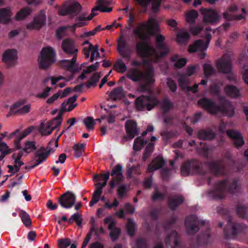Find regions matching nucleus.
Listing matches in <instances>:
<instances>
[{
  "label": "nucleus",
  "instance_id": "338daca9",
  "mask_svg": "<svg viewBox=\"0 0 248 248\" xmlns=\"http://www.w3.org/2000/svg\"><path fill=\"white\" fill-rule=\"evenodd\" d=\"M167 85L171 92H174L176 91L177 86L176 83L173 80L168 78L167 80Z\"/></svg>",
  "mask_w": 248,
  "mask_h": 248
},
{
  "label": "nucleus",
  "instance_id": "c9c22d12",
  "mask_svg": "<svg viewBox=\"0 0 248 248\" xmlns=\"http://www.w3.org/2000/svg\"><path fill=\"white\" fill-rule=\"evenodd\" d=\"M190 35L188 31L182 29L180 30L177 34L176 41L179 44H183L186 43L189 39Z\"/></svg>",
  "mask_w": 248,
  "mask_h": 248
},
{
  "label": "nucleus",
  "instance_id": "4d7b16f0",
  "mask_svg": "<svg viewBox=\"0 0 248 248\" xmlns=\"http://www.w3.org/2000/svg\"><path fill=\"white\" fill-rule=\"evenodd\" d=\"M102 192L94 191L93 194L92 199L90 202V206H93L94 204L96 203L100 200Z\"/></svg>",
  "mask_w": 248,
  "mask_h": 248
},
{
  "label": "nucleus",
  "instance_id": "412c9836",
  "mask_svg": "<svg viewBox=\"0 0 248 248\" xmlns=\"http://www.w3.org/2000/svg\"><path fill=\"white\" fill-rule=\"evenodd\" d=\"M203 222L200 221L198 218L194 215L190 216L186 218L185 221L186 227L187 231L189 233H192L198 230L197 225L199 224H203Z\"/></svg>",
  "mask_w": 248,
  "mask_h": 248
},
{
  "label": "nucleus",
  "instance_id": "de8ad7c7",
  "mask_svg": "<svg viewBox=\"0 0 248 248\" xmlns=\"http://www.w3.org/2000/svg\"><path fill=\"white\" fill-rule=\"evenodd\" d=\"M36 149L35 143L34 141H27L24 143L23 150L27 154L30 153Z\"/></svg>",
  "mask_w": 248,
  "mask_h": 248
},
{
  "label": "nucleus",
  "instance_id": "864d4df0",
  "mask_svg": "<svg viewBox=\"0 0 248 248\" xmlns=\"http://www.w3.org/2000/svg\"><path fill=\"white\" fill-rule=\"evenodd\" d=\"M203 71L205 77H207L214 74L215 73V70L209 63L203 65Z\"/></svg>",
  "mask_w": 248,
  "mask_h": 248
},
{
  "label": "nucleus",
  "instance_id": "f704fd0d",
  "mask_svg": "<svg viewBox=\"0 0 248 248\" xmlns=\"http://www.w3.org/2000/svg\"><path fill=\"white\" fill-rule=\"evenodd\" d=\"M125 96L124 90L122 87L115 89L109 94L110 99L114 100H118L123 99Z\"/></svg>",
  "mask_w": 248,
  "mask_h": 248
},
{
  "label": "nucleus",
  "instance_id": "a19ab883",
  "mask_svg": "<svg viewBox=\"0 0 248 248\" xmlns=\"http://www.w3.org/2000/svg\"><path fill=\"white\" fill-rule=\"evenodd\" d=\"M184 201L182 196H175L172 197L169 201V207L173 209H175L178 205L181 204Z\"/></svg>",
  "mask_w": 248,
  "mask_h": 248
},
{
  "label": "nucleus",
  "instance_id": "09e8293b",
  "mask_svg": "<svg viewBox=\"0 0 248 248\" xmlns=\"http://www.w3.org/2000/svg\"><path fill=\"white\" fill-rule=\"evenodd\" d=\"M63 78H64L62 76L56 77H50L44 79L42 81V83L44 84V85H46L47 84L48 82L50 81L51 84L52 85H55L57 82H58V81H59L60 80H62Z\"/></svg>",
  "mask_w": 248,
  "mask_h": 248
},
{
  "label": "nucleus",
  "instance_id": "603ef678",
  "mask_svg": "<svg viewBox=\"0 0 248 248\" xmlns=\"http://www.w3.org/2000/svg\"><path fill=\"white\" fill-rule=\"evenodd\" d=\"M146 142L142 140L141 137L137 138L134 143L133 149L134 150H140Z\"/></svg>",
  "mask_w": 248,
  "mask_h": 248
},
{
  "label": "nucleus",
  "instance_id": "49530a36",
  "mask_svg": "<svg viewBox=\"0 0 248 248\" xmlns=\"http://www.w3.org/2000/svg\"><path fill=\"white\" fill-rule=\"evenodd\" d=\"M22 222L27 227L30 226L31 224V219L30 216L25 211H21L19 213Z\"/></svg>",
  "mask_w": 248,
  "mask_h": 248
},
{
  "label": "nucleus",
  "instance_id": "6e6552de",
  "mask_svg": "<svg viewBox=\"0 0 248 248\" xmlns=\"http://www.w3.org/2000/svg\"><path fill=\"white\" fill-rule=\"evenodd\" d=\"M82 7L75 0H69L58 10V14L61 16L70 15L77 16L81 11Z\"/></svg>",
  "mask_w": 248,
  "mask_h": 248
},
{
  "label": "nucleus",
  "instance_id": "423d86ee",
  "mask_svg": "<svg viewBox=\"0 0 248 248\" xmlns=\"http://www.w3.org/2000/svg\"><path fill=\"white\" fill-rule=\"evenodd\" d=\"M198 67V65L189 66L186 70L185 75H178V80L182 90L192 91L193 93L197 92L199 84H196L193 87L188 86L189 80L186 77L193 75Z\"/></svg>",
  "mask_w": 248,
  "mask_h": 248
},
{
  "label": "nucleus",
  "instance_id": "c756f323",
  "mask_svg": "<svg viewBox=\"0 0 248 248\" xmlns=\"http://www.w3.org/2000/svg\"><path fill=\"white\" fill-rule=\"evenodd\" d=\"M125 124L127 136L132 139L138 133L137 124L135 122L131 120L127 121Z\"/></svg>",
  "mask_w": 248,
  "mask_h": 248
},
{
  "label": "nucleus",
  "instance_id": "3c124183",
  "mask_svg": "<svg viewBox=\"0 0 248 248\" xmlns=\"http://www.w3.org/2000/svg\"><path fill=\"white\" fill-rule=\"evenodd\" d=\"M114 67L116 70L120 73H124L127 70V67L122 60H118L115 63Z\"/></svg>",
  "mask_w": 248,
  "mask_h": 248
},
{
  "label": "nucleus",
  "instance_id": "ddd939ff",
  "mask_svg": "<svg viewBox=\"0 0 248 248\" xmlns=\"http://www.w3.org/2000/svg\"><path fill=\"white\" fill-rule=\"evenodd\" d=\"M232 57V53H226L217 61L216 66L219 72L223 73H228L231 71V61Z\"/></svg>",
  "mask_w": 248,
  "mask_h": 248
},
{
  "label": "nucleus",
  "instance_id": "9d476101",
  "mask_svg": "<svg viewBox=\"0 0 248 248\" xmlns=\"http://www.w3.org/2000/svg\"><path fill=\"white\" fill-rule=\"evenodd\" d=\"M62 114L60 112L58 116L51 121L42 123L38 128L40 133L44 136L50 134L52 131L62 123Z\"/></svg>",
  "mask_w": 248,
  "mask_h": 248
},
{
  "label": "nucleus",
  "instance_id": "0eeeda50",
  "mask_svg": "<svg viewBox=\"0 0 248 248\" xmlns=\"http://www.w3.org/2000/svg\"><path fill=\"white\" fill-rule=\"evenodd\" d=\"M211 39V34L209 33H207L203 39L197 40L190 45L188 47V51L189 53H194L198 51L202 52L200 55V58L201 59H204L206 54L203 51L207 49Z\"/></svg>",
  "mask_w": 248,
  "mask_h": 248
},
{
  "label": "nucleus",
  "instance_id": "aec40b11",
  "mask_svg": "<svg viewBox=\"0 0 248 248\" xmlns=\"http://www.w3.org/2000/svg\"><path fill=\"white\" fill-rule=\"evenodd\" d=\"M237 7L235 5H232L223 14L224 17L228 20H240L245 17V10L242 9V14L240 15H236Z\"/></svg>",
  "mask_w": 248,
  "mask_h": 248
},
{
  "label": "nucleus",
  "instance_id": "393cba45",
  "mask_svg": "<svg viewBox=\"0 0 248 248\" xmlns=\"http://www.w3.org/2000/svg\"><path fill=\"white\" fill-rule=\"evenodd\" d=\"M73 58L71 60H63L61 62V65L62 67L65 68L72 73L78 72L79 70L77 68V64L76 61L77 56H72Z\"/></svg>",
  "mask_w": 248,
  "mask_h": 248
},
{
  "label": "nucleus",
  "instance_id": "b1692460",
  "mask_svg": "<svg viewBox=\"0 0 248 248\" xmlns=\"http://www.w3.org/2000/svg\"><path fill=\"white\" fill-rule=\"evenodd\" d=\"M227 135L233 140L234 144L237 147H240L244 144L243 137L240 132L234 130H228Z\"/></svg>",
  "mask_w": 248,
  "mask_h": 248
},
{
  "label": "nucleus",
  "instance_id": "774afa93",
  "mask_svg": "<svg viewBox=\"0 0 248 248\" xmlns=\"http://www.w3.org/2000/svg\"><path fill=\"white\" fill-rule=\"evenodd\" d=\"M244 71L243 72V79L244 82L248 85V66H244Z\"/></svg>",
  "mask_w": 248,
  "mask_h": 248
},
{
  "label": "nucleus",
  "instance_id": "0e129e2a",
  "mask_svg": "<svg viewBox=\"0 0 248 248\" xmlns=\"http://www.w3.org/2000/svg\"><path fill=\"white\" fill-rule=\"evenodd\" d=\"M221 85L220 84H213L210 88V91L212 93L214 94H217L220 89Z\"/></svg>",
  "mask_w": 248,
  "mask_h": 248
},
{
  "label": "nucleus",
  "instance_id": "37998d69",
  "mask_svg": "<svg viewBox=\"0 0 248 248\" xmlns=\"http://www.w3.org/2000/svg\"><path fill=\"white\" fill-rule=\"evenodd\" d=\"M198 16V13L196 11H190L186 14V21L190 24H193Z\"/></svg>",
  "mask_w": 248,
  "mask_h": 248
},
{
  "label": "nucleus",
  "instance_id": "ea45409f",
  "mask_svg": "<svg viewBox=\"0 0 248 248\" xmlns=\"http://www.w3.org/2000/svg\"><path fill=\"white\" fill-rule=\"evenodd\" d=\"M23 155L22 151L18 153H15L12 155V158L14 159V166L16 168L17 170H20L21 165L23 164L22 161H21V158Z\"/></svg>",
  "mask_w": 248,
  "mask_h": 248
},
{
  "label": "nucleus",
  "instance_id": "9b49d317",
  "mask_svg": "<svg viewBox=\"0 0 248 248\" xmlns=\"http://www.w3.org/2000/svg\"><path fill=\"white\" fill-rule=\"evenodd\" d=\"M46 21V11L42 10L34 16L33 20L27 23L26 27L28 30H38L45 24Z\"/></svg>",
  "mask_w": 248,
  "mask_h": 248
},
{
  "label": "nucleus",
  "instance_id": "473e14b6",
  "mask_svg": "<svg viewBox=\"0 0 248 248\" xmlns=\"http://www.w3.org/2000/svg\"><path fill=\"white\" fill-rule=\"evenodd\" d=\"M164 164V160L161 156L155 158L148 166V171L152 172L161 168Z\"/></svg>",
  "mask_w": 248,
  "mask_h": 248
},
{
  "label": "nucleus",
  "instance_id": "a211bd4d",
  "mask_svg": "<svg viewBox=\"0 0 248 248\" xmlns=\"http://www.w3.org/2000/svg\"><path fill=\"white\" fill-rule=\"evenodd\" d=\"M31 109V105L24 101L18 102L12 105L10 111L13 113L23 115L28 113Z\"/></svg>",
  "mask_w": 248,
  "mask_h": 248
},
{
  "label": "nucleus",
  "instance_id": "c03bdc74",
  "mask_svg": "<svg viewBox=\"0 0 248 248\" xmlns=\"http://www.w3.org/2000/svg\"><path fill=\"white\" fill-rule=\"evenodd\" d=\"M95 120H94L91 117H87L84 119L83 120V123L85 125L86 128L89 130H93L94 129V126L95 125Z\"/></svg>",
  "mask_w": 248,
  "mask_h": 248
},
{
  "label": "nucleus",
  "instance_id": "7c9ffc66",
  "mask_svg": "<svg viewBox=\"0 0 248 248\" xmlns=\"http://www.w3.org/2000/svg\"><path fill=\"white\" fill-rule=\"evenodd\" d=\"M231 184L228 182L224 181L218 183L216 187V193L218 194V197H222V193L227 191H231Z\"/></svg>",
  "mask_w": 248,
  "mask_h": 248
},
{
  "label": "nucleus",
  "instance_id": "4c0bfd02",
  "mask_svg": "<svg viewBox=\"0 0 248 248\" xmlns=\"http://www.w3.org/2000/svg\"><path fill=\"white\" fill-rule=\"evenodd\" d=\"M157 140V138L154 136H153L151 138V142L149 143L145 149V152L143 154V159L144 160H146L147 158H148L151 154L152 153L154 150V143L153 142L156 141Z\"/></svg>",
  "mask_w": 248,
  "mask_h": 248
},
{
  "label": "nucleus",
  "instance_id": "e433bc0d",
  "mask_svg": "<svg viewBox=\"0 0 248 248\" xmlns=\"http://www.w3.org/2000/svg\"><path fill=\"white\" fill-rule=\"evenodd\" d=\"M171 60L173 65L177 68L182 67L186 65L187 62V60L186 58H182L178 55H175L172 57Z\"/></svg>",
  "mask_w": 248,
  "mask_h": 248
},
{
  "label": "nucleus",
  "instance_id": "052dcab7",
  "mask_svg": "<svg viewBox=\"0 0 248 248\" xmlns=\"http://www.w3.org/2000/svg\"><path fill=\"white\" fill-rule=\"evenodd\" d=\"M230 227H231L230 230H228V233H231L232 235H235L236 233V231H239L240 225L237 224L236 225H232L230 221H229L228 224L227 226V229L228 230Z\"/></svg>",
  "mask_w": 248,
  "mask_h": 248
},
{
  "label": "nucleus",
  "instance_id": "680f3d73",
  "mask_svg": "<svg viewBox=\"0 0 248 248\" xmlns=\"http://www.w3.org/2000/svg\"><path fill=\"white\" fill-rule=\"evenodd\" d=\"M71 244V240L69 238L61 239L58 240L59 248H66Z\"/></svg>",
  "mask_w": 248,
  "mask_h": 248
},
{
  "label": "nucleus",
  "instance_id": "c85d7f7f",
  "mask_svg": "<svg viewBox=\"0 0 248 248\" xmlns=\"http://www.w3.org/2000/svg\"><path fill=\"white\" fill-rule=\"evenodd\" d=\"M77 98V95H74L68 99L62 104V111H70L77 106L75 103Z\"/></svg>",
  "mask_w": 248,
  "mask_h": 248
},
{
  "label": "nucleus",
  "instance_id": "6e6d98bb",
  "mask_svg": "<svg viewBox=\"0 0 248 248\" xmlns=\"http://www.w3.org/2000/svg\"><path fill=\"white\" fill-rule=\"evenodd\" d=\"M100 78V75L99 73H96L93 74L88 82V86L91 87L95 86Z\"/></svg>",
  "mask_w": 248,
  "mask_h": 248
},
{
  "label": "nucleus",
  "instance_id": "7ed1b4c3",
  "mask_svg": "<svg viewBox=\"0 0 248 248\" xmlns=\"http://www.w3.org/2000/svg\"><path fill=\"white\" fill-rule=\"evenodd\" d=\"M111 2L108 0H98L96 2V6L93 8L91 13L87 16L85 13L77 16L76 23L72 27V31H74L76 28L81 27L87 24V21L91 20L94 16L97 15V12H110L112 10L110 7Z\"/></svg>",
  "mask_w": 248,
  "mask_h": 248
},
{
  "label": "nucleus",
  "instance_id": "13d9d810",
  "mask_svg": "<svg viewBox=\"0 0 248 248\" xmlns=\"http://www.w3.org/2000/svg\"><path fill=\"white\" fill-rule=\"evenodd\" d=\"M127 233L130 235H133L135 230V224L133 220L129 219L126 225Z\"/></svg>",
  "mask_w": 248,
  "mask_h": 248
},
{
  "label": "nucleus",
  "instance_id": "e2e57ef3",
  "mask_svg": "<svg viewBox=\"0 0 248 248\" xmlns=\"http://www.w3.org/2000/svg\"><path fill=\"white\" fill-rule=\"evenodd\" d=\"M118 205L119 202L116 199H114L112 203H110L108 201H106L104 206L106 208L110 209L113 207H117Z\"/></svg>",
  "mask_w": 248,
  "mask_h": 248
},
{
  "label": "nucleus",
  "instance_id": "6ab92c4d",
  "mask_svg": "<svg viewBox=\"0 0 248 248\" xmlns=\"http://www.w3.org/2000/svg\"><path fill=\"white\" fill-rule=\"evenodd\" d=\"M104 222L106 224L108 225V229L110 231V238L113 241L116 240L120 234V229L115 227V222L110 217H107L104 220Z\"/></svg>",
  "mask_w": 248,
  "mask_h": 248
},
{
  "label": "nucleus",
  "instance_id": "bf43d9fd",
  "mask_svg": "<svg viewBox=\"0 0 248 248\" xmlns=\"http://www.w3.org/2000/svg\"><path fill=\"white\" fill-rule=\"evenodd\" d=\"M0 152L1 153L0 155H3L4 157L10 153V149L6 143H0Z\"/></svg>",
  "mask_w": 248,
  "mask_h": 248
},
{
  "label": "nucleus",
  "instance_id": "20e7f679",
  "mask_svg": "<svg viewBox=\"0 0 248 248\" xmlns=\"http://www.w3.org/2000/svg\"><path fill=\"white\" fill-rule=\"evenodd\" d=\"M126 77L135 82L143 80L146 84H152L155 81L152 67L146 70L144 74L136 68H131L127 71Z\"/></svg>",
  "mask_w": 248,
  "mask_h": 248
},
{
  "label": "nucleus",
  "instance_id": "58836bf2",
  "mask_svg": "<svg viewBox=\"0 0 248 248\" xmlns=\"http://www.w3.org/2000/svg\"><path fill=\"white\" fill-rule=\"evenodd\" d=\"M166 242L172 247L178 248L177 245V233L175 232H173L170 235L168 236L166 238Z\"/></svg>",
  "mask_w": 248,
  "mask_h": 248
},
{
  "label": "nucleus",
  "instance_id": "dca6fc26",
  "mask_svg": "<svg viewBox=\"0 0 248 248\" xmlns=\"http://www.w3.org/2000/svg\"><path fill=\"white\" fill-rule=\"evenodd\" d=\"M59 203L64 208H70L75 204V195L71 192H68L62 195L59 199Z\"/></svg>",
  "mask_w": 248,
  "mask_h": 248
},
{
  "label": "nucleus",
  "instance_id": "4be33fe9",
  "mask_svg": "<svg viewBox=\"0 0 248 248\" xmlns=\"http://www.w3.org/2000/svg\"><path fill=\"white\" fill-rule=\"evenodd\" d=\"M202 13L204 23L215 24L219 19L218 14L214 10L206 9L203 10Z\"/></svg>",
  "mask_w": 248,
  "mask_h": 248
},
{
  "label": "nucleus",
  "instance_id": "1a4fd4ad",
  "mask_svg": "<svg viewBox=\"0 0 248 248\" xmlns=\"http://www.w3.org/2000/svg\"><path fill=\"white\" fill-rule=\"evenodd\" d=\"M158 103L159 101L152 94L150 96H141L138 97L136 101V106L139 110H143L145 108L151 110Z\"/></svg>",
  "mask_w": 248,
  "mask_h": 248
},
{
  "label": "nucleus",
  "instance_id": "4468645a",
  "mask_svg": "<svg viewBox=\"0 0 248 248\" xmlns=\"http://www.w3.org/2000/svg\"><path fill=\"white\" fill-rule=\"evenodd\" d=\"M62 49L66 54L70 56H77L78 49L75 41L70 38L63 40L62 43Z\"/></svg>",
  "mask_w": 248,
  "mask_h": 248
},
{
  "label": "nucleus",
  "instance_id": "39448f33",
  "mask_svg": "<svg viewBox=\"0 0 248 248\" xmlns=\"http://www.w3.org/2000/svg\"><path fill=\"white\" fill-rule=\"evenodd\" d=\"M56 54L54 49L50 46L43 48L38 58L39 66L42 69H46L56 61Z\"/></svg>",
  "mask_w": 248,
  "mask_h": 248
},
{
  "label": "nucleus",
  "instance_id": "f8f14e48",
  "mask_svg": "<svg viewBox=\"0 0 248 248\" xmlns=\"http://www.w3.org/2000/svg\"><path fill=\"white\" fill-rule=\"evenodd\" d=\"M82 45L84 55L87 58H90L91 62L99 59L100 56L97 46H93L88 41L84 42Z\"/></svg>",
  "mask_w": 248,
  "mask_h": 248
},
{
  "label": "nucleus",
  "instance_id": "f3484780",
  "mask_svg": "<svg viewBox=\"0 0 248 248\" xmlns=\"http://www.w3.org/2000/svg\"><path fill=\"white\" fill-rule=\"evenodd\" d=\"M53 152L54 150L51 149H47L46 153L40 151L37 152L35 156L34 159L31 161V162H35V163L33 164L29 165L28 166H26L25 168V169L31 170L41 164L46 159L48 155L53 153Z\"/></svg>",
  "mask_w": 248,
  "mask_h": 248
},
{
  "label": "nucleus",
  "instance_id": "a878e982",
  "mask_svg": "<svg viewBox=\"0 0 248 248\" xmlns=\"http://www.w3.org/2000/svg\"><path fill=\"white\" fill-rule=\"evenodd\" d=\"M32 9L28 6L20 9L15 16V19L18 21L25 20L32 14Z\"/></svg>",
  "mask_w": 248,
  "mask_h": 248
},
{
  "label": "nucleus",
  "instance_id": "2eb2a0df",
  "mask_svg": "<svg viewBox=\"0 0 248 248\" xmlns=\"http://www.w3.org/2000/svg\"><path fill=\"white\" fill-rule=\"evenodd\" d=\"M123 167L120 164L115 166L112 170V180L109 182L110 187L114 188L118 183L124 181V177L122 173Z\"/></svg>",
  "mask_w": 248,
  "mask_h": 248
},
{
  "label": "nucleus",
  "instance_id": "79ce46f5",
  "mask_svg": "<svg viewBox=\"0 0 248 248\" xmlns=\"http://www.w3.org/2000/svg\"><path fill=\"white\" fill-rule=\"evenodd\" d=\"M99 62H96L94 64L88 66L86 69H84L82 73L79 76L80 79H84L85 78V75L87 73H90L93 71H95L99 66Z\"/></svg>",
  "mask_w": 248,
  "mask_h": 248
},
{
  "label": "nucleus",
  "instance_id": "72a5a7b5",
  "mask_svg": "<svg viewBox=\"0 0 248 248\" xmlns=\"http://www.w3.org/2000/svg\"><path fill=\"white\" fill-rule=\"evenodd\" d=\"M225 93L231 97H237L240 96L239 90L235 87L232 85H227L224 89Z\"/></svg>",
  "mask_w": 248,
  "mask_h": 248
},
{
  "label": "nucleus",
  "instance_id": "f03ea898",
  "mask_svg": "<svg viewBox=\"0 0 248 248\" xmlns=\"http://www.w3.org/2000/svg\"><path fill=\"white\" fill-rule=\"evenodd\" d=\"M198 104L213 114L231 117L234 114V108L231 102L222 99L217 104L205 98L199 100Z\"/></svg>",
  "mask_w": 248,
  "mask_h": 248
},
{
  "label": "nucleus",
  "instance_id": "cd10ccee",
  "mask_svg": "<svg viewBox=\"0 0 248 248\" xmlns=\"http://www.w3.org/2000/svg\"><path fill=\"white\" fill-rule=\"evenodd\" d=\"M109 172L102 174L99 177L97 175L94 176V179H96L97 181H103L102 183H98L95 184V186L96 187V189L95 191H99L102 192V189L107 184V182L109 179Z\"/></svg>",
  "mask_w": 248,
  "mask_h": 248
},
{
  "label": "nucleus",
  "instance_id": "bb28decb",
  "mask_svg": "<svg viewBox=\"0 0 248 248\" xmlns=\"http://www.w3.org/2000/svg\"><path fill=\"white\" fill-rule=\"evenodd\" d=\"M12 13L9 7L0 9V23L7 24L11 19Z\"/></svg>",
  "mask_w": 248,
  "mask_h": 248
},
{
  "label": "nucleus",
  "instance_id": "69168bd1",
  "mask_svg": "<svg viewBox=\"0 0 248 248\" xmlns=\"http://www.w3.org/2000/svg\"><path fill=\"white\" fill-rule=\"evenodd\" d=\"M68 28H70L69 26H65V27H60L56 31V36L59 39H61L65 31Z\"/></svg>",
  "mask_w": 248,
  "mask_h": 248
},
{
  "label": "nucleus",
  "instance_id": "a18cd8bd",
  "mask_svg": "<svg viewBox=\"0 0 248 248\" xmlns=\"http://www.w3.org/2000/svg\"><path fill=\"white\" fill-rule=\"evenodd\" d=\"M85 147L86 144L85 143L77 144L73 146V149L76 157H79L82 155Z\"/></svg>",
  "mask_w": 248,
  "mask_h": 248
},
{
  "label": "nucleus",
  "instance_id": "5fc2aeb1",
  "mask_svg": "<svg viewBox=\"0 0 248 248\" xmlns=\"http://www.w3.org/2000/svg\"><path fill=\"white\" fill-rule=\"evenodd\" d=\"M173 104L168 99H165L160 102V107L164 111H167L172 108Z\"/></svg>",
  "mask_w": 248,
  "mask_h": 248
},
{
  "label": "nucleus",
  "instance_id": "f257e3e1",
  "mask_svg": "<svg viewBox=\"0 0 248 248\" xmlns=\"http://www.w3.org/2000/svg\"><path fill=\"white\" fill-rule=\"evenodd\" d=\"M156 26L155 20L150 18L146 22L138 24L133 31L134 35L142 41L136 44L137 54L142 58H149L153 62H156L169 52L168 48L164 43V37L162 35H157L156 37V49L147 42L153 34Z\"/></svg>",
  "mask_w": 248,
  "mask_h": 248
},
{
  "label": "nucleus",
  "instance_id": "2f4dec72",
  "mask_svg": "<svg viewBox=\"0 0 248 248\" xmlns=\"http://www.w3.org/2000/svg\"><path fill=\"white\" fill-rule=\"evenodd\" d=\"M71 88H67L63 91H60L56 93L53 95L51 97H49L46 101V102L50 104L54 102L59 97L63 98L67 96L72 91Z\"/></svg>",
  "mask_w": 248,
  "mask_h": 248
},
{
  "label": "nucleus",
  "instance_id": "8fccbe9b",
  "mask_svg": "<svg viewBox=\"0 0 248 248\" xmlns=\"http://www.w3.org/2000/svg\"><path fill=\"white\" fill-rule=\"evenodd\" d=\"M198 137L201 139L210 140L215 137V135L211 131H202L199 133Z\"/></svg>",
  "mask_w": 248,
  "mask_h": 248
},
{
  "label": "nucleus",
  "instance_id": "5701e85b",
  "mask_svg": "<svg viewBox=\"0 0 248 248\" xmlns=\"http://www.w3.org/2000/svg\"><path fill=\"white\" fill-rule=\"evenodd\" d=\"M17 60V53L15 50H7L3 54L2 61L9 66L16 64Z\"/></svg>",
  "mask_w": 248,
  "mask_h": 248
}]
</instances>
